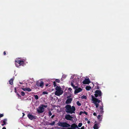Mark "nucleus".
<instances>
[{"mask_svg": "<svg viewBox=\"0 0 129 129\" xmlns=\"http://www.w3.org/2000/svg\"><path fill=\"white\" fill-rule=\"evenodd\" d=\"M66 111L68 113L72 114L74 112L75 109L74 106L72 107L70 105H67L66 106Z\"/></svg>", "mask_w": 129, "mask_h": 129, "instance_id": "1", "label": "nucleus"}, {"mask_svg": "<svg viewBox=\"0 0 129 129\" xmlns=\"http://www.w3.org/2000/svg\"><path fill=\"white\" fill-rule=\"evenodd\" d=\"M55 89L56 91L55 94L56 95L59 96L62 94L63 91L62 90L60 86H56L55 88Z\"/></svg>", "mask_w": 129, "mask_h": 129, "instance_id": "2", "label": "nucleus"}, {"mask_svg": "<svg viewBox=\"0 0 129 129\" xmlns=\"http://www.w3.org/2000/svg\"><path fill=\"white\" fill-rule=\"evenodd\" d=\"M15 64L17 67H18L20 66L23 64L24 63V61L21 60L20 58H18L16 59Z\"/></svg>", "mask_w": 129, "mask_h": 129, "instance_id": "3", "label": "nucleus"}, {"mask_svg": "<svg viewBox=\"0 0 129 129\" xmlns=\"http://www.w3.org/2000/svg\"><path fill=\"white\" fill-rule=\"evenodd\" d=\"M92 101V103H93L95 105L96 108H98L99 106L98 103L100 102V101L97 98H95L93 96H91Z\"/></svg>", "mask_w": 129, "mask_h": 129, "instance_id": "4", "label": "nucleus"}, {"mask_svg": "<svg viewBox=\"0 0 129 129\" xmlns=\"http://www.w3.org/2000/svg\"><path fill=\"white\" fill-rule=\"evenodd\" d=\"M46 107V106L43 105H41L37 109V111L39 113L43 112L44 111V107Z\"/></svg>", "mask_w": 129, "mask_h": 129, "instance_id": "5", "label": "nucleus"}, {"mask_svg": "<svg viewBox=\"0 0 129 129\" xmlns=\"http://www.w3.org/2000/svg\"><path fill=\"white\" fill-rule=\"evenodd\" d=\"M58 125L62 127H68L70 126V125L66 122H59L57 124Z\"/></svg>", "mask_w": 129, "mask_h": 129, "instance_id": "6", "label": "nucleus"}, {"mask_svg": "<svg viewBox=\"0 0 129 129\" xmlns=\"http://www.w3.org/2000/svg\"><path fill=\"white\" fill-rule=\"evenodd\" d=\"M95 93L94 95L96 97H97L98 96H100L102 95V92L100 90H96Z\"/></svg>", "mask_w": 129, "mask_h": 129, "instance_id": "7", "label": "nucleus"}, {"mask_svg": "<svg viewBox=\"0 0 129 129\" xmlns=\"http://www.w3.org/2000/svg\"><path fill=\"white\" fill-rule=\"evenodd\" d=\"M65 118L66 119L68 120H70L72 121L73 120L72 118L73 117L71 116L69 114L66 115L65 116Z\"/></svg>", "mask_w": 129, "mask_h": 129, "instance_id": "8", "label": "nucleus"}, {"mask_svg": "<svg viewBox=\"0 0 129 129\" xmlns=\"http://www.w3.org/2000/svg\"><path fill=\"white\" fill-rule=\"evenodd\" d=\"M68 99L66 102V104H69L70 103L72 100V98H71L68 97Z\"/></svg>", "mask_w": 129, "mask_h": 129, "instance_id": "9", "label": "nucleus"}, {"mask_svg": "<svg viewBox=\"0 0 129 129\" xmlns=\"http://www.w3.org/2000/svg\"><path fill=\"white\" fill-rule=\"evenodd\" d=\"M82 90V89L79 88L76 89L74 91L75 94L81 91Z\"/></svg>", "mask_w": 129, "mask_h": 129, "instance_id": "10", "label": "nucleus"}, {"mask_svg": "<svg viewBox=\"0 0 129 129\" xmlns=\"http://www.w3.org/2000/svg\"><path fill=\"white\" fill-rule=\"evenodd\" d=\"M90 82L89 80L88 79H86L83 82V84H88Z\"/></svg>", "mask_w": 129, "mask_h": 129, "instance_id": "11", "label": "nucleus"}, {"mask_svg": "<svg viewBox=\"0 0 129 129\" xmlns=\"http://www.w3.org/2000/svg\"><path fill=\"white\" fill-rule=\"evenodd\" d=\"M28 117L31 120H33L36 118L35 117L33 116L30 114H29L28 115Z\"/></svg>", "mask_w": 129, "mask_h": 129, "instance_id": "12", "label": "nucleus"}, {"mask_svg": "<svg viewBox=\"0 0 129 129\" xmlns=\"http://www.w3.org/2000/svg\"><path fill=\"white\" fill-rule=\"evenodd\" d=\"M71 126L72 128H78V126L77 125L75 124L74 123Z\"/></svg>", "mask_w": 129, "mask_h": 129, "instance_id": "13", "label": "nucleus"}, {"mask_svg": "<svg viewBox=\"0 0 129 129\" xmlns=\"http://www.w3.org/2000/svg\"><path fill=\"white\" fill-rule=\"evenodd\" d=\"M98 124H95L93 126L94 129H98L99 128Z\"/></svg>", "mask_w": 129, "mask_h": 129, "instance_id": "14", "label": "nucleus"}, {"mask_svg": "<svg viewBox=\"0 0 129 129\" xmlns=\"http://www.w3.org/2000/svg\"><path fill=\"white\" fill-rule=\"evenodd\" d=\"M7 121V119H5L3 120V124H2V126H3L5 125L6 123V122Z\"/></svg>", "mask_w": 129, "mask_h": 129, "instance_id": "15", "label": "nucleus"}, {"mask_svg": "<svg viewBox=\"0 0 129 129\" xmlns=\"http://www.w3.org/2000/svg\"><path fill=\"white\" fill-rule=\"evenodd\" d=\"M74 81H72L71 82V85L74 88H76V86H74L73 83H74Z\"/></svg>", "mask_w": 129, "mask_h": 129, "instance_id": "16", "label": "nucleus"}, {"mask_svg": "<svg viewBox=\"0 0 129 129\" xmlns=\"http://www.w3.org/2000/svg\"><path fill=\"white\" fill-rule=\"evenodd\" d=\"M91 89V87L89 86H87L86 87V89L87 90H89Z\"/></svg>", "mask_w": 129, "mask_h": 129, "instance_id": "17", "label": "nucleus"}, {"mask_svg": "<svg viewBox=\"0 0 129 129\" xmlns=\"http://www.w3.org/2000/svg\"><path fill=\"white\" fill-rule=\"evenodd\" d=\"M13 79H11V80L9 81V83L11 85H12L13 83Z\"/></svg>", "mask_w": 129, "mask_h": 129, "instance_id": "18", "label": "nucleus"}, {"mask_svg": "<svg viewBox=\"0 0 129 129\" xmlns=\"http://www.w3.org/2000/svg\"><path fill=\"white\" fill-rule=\"evenodd\" d=\"M14 89L15 91V92L16 93L17 95L18 96V98H19V97H20V96L18 92H16V88H15Z\"/></svg>", "mask_w": 129, "mask_h": 129, "instance_id": "19", "label": "nucleus"}, {"mask_svg": "<svg viewBox=\"0 0 129 129\" xmlns=\"http://www.w3.org/2000/svg\"><path fill=\"white\" fill-rule=\"evenodd\" d=\"M44 85V83L42 81H41L40 83V86L41 87H43Z\"/></svg>", "mask_w": 129, "mask_h": 129, "instance_id": "20", "label": "nucleus"}, {"mask_svg": "<svg viewBox=\"0 0 129 129\" xmlns=\"http://www.w3.org/2000/svg\"><path fill=\"white\" fill-rule=\"evenodd\" d=\"M55 123V122L54 121H53L51 123H49V124L50 125H53Z\"/></svg>", "mask_w": 129, "mask_h": 129, "instance_id": "21", "label": "nucleus"}, {"mask_svg": "<svg viewBox=\"0 0 129 129\" xmlns=\"http://www.w3.org/2000/svg\"><path fill=\"white\" fill-rule=\"evenodd\" d=\"M26 90L28 91H31V89L29 88L26 87Z\"/></svg>", "mask_w": 129, "mask_h": 129, "instance_id": "22", "label": "nucleus"}, {"mask_svg": "<svg viewBox=\"0 0 129 129\" xmlns=\"http://www.w3.org/2000/svg\"><path fill=\"white\" fill-rule=\"evenodd\" d=\"M87 97L85 95H83L81 97V98L82 99H86Z\"/></svg>", "mask_w": 129, "mask_h": 129, "instance_id": "23", "label": "nucleus"}, {"mask_svg": "<svg viewBox=\"0 0 129 129\" xmlns=\"http://www.w3.org/2000/svg\"><path fill=\"white\" fill-rule=\"evenodd\" d=\"M98 118L99 120H101L102 118H101V116L100 115H98Z\"/></svg>", "mask_w": 129, "mask_h": 129, "instance_id": "24", "label": "nucleus"}, {"mask_svg": "<svg viewBox=\"0 0 129 129\" xmlns=\"http://www.w3.org/2000/svg\"><path fill=\"white\" fill-rule=\"evenodd\" d=\"M34 96L35 99L36 100H37L38 99L39 97L37 95H34Z\"/></svg>", "mask_w": 129, "mask_h": 129, "instance_id": "25", "label": "nucleus"}, {"mask_svg": "<svg viewBox=\"0 0 129 129\" xmlns=\"http://www.w3.org/2000/svg\"><path fill=\"white\" fill-rule=\"evenodd\" d=\"M77 105L79 106H80L81 105V103L79 102V101H77Z\"/></svg>", "mask_w": 129, "mask_h": 129, "instance_id": "26", "label": "nucleus"}, {"mask_svg": "<svg viewBox=\"0 0 129 129\" xmlns=\"http://www.w3.org/2000/svg\"><path fill=\"white\" fill-rule=\"evenodd\" d=\"M82 123H79L78 125V126L80 127L82 126Z\"/></svg>", "mask_w": 129, "mask_h": 129, "instance_id": "27", "label": "nucleus"}, {"mask_svg": "<svg viewBox=\"0 0 129 129\" xmlns=\"http://www.w3.org/2000/svg\"><path fill=\"white\" fill-rule=\"evenodd\" d=\"M21 95L23 96H24L25 95L24 92L23 91H22L21 93Z\"/></svg>", "mask_w": 129, "mask_h": 129, "instance_id": "28", "label": "nucleus"}, {"mask_svg": "<svg viewBox=\"0 0 129 129\" xmlns=\"http://www.w3.org/2000/svg\"><path fill=\"white\" fill-rule=\"evenodd\" d=\"M21 89L24 91L26 90V88L22 87Z\"/></svg>", "mask_w": 129, "mask_h": 129, "instance_id": "29", "label": "nucleus"}, {"mask_svg": "<svg viewBox=\"0 0 129 129\" xmlns=\"http://www.w3.org/2000/svg\"><path fill=\"white\" fill-rule=\"evenodd\" d=\"M60 80L58 79H56V81L57 83H59L60 82Z\"/></svg>", "mask_w": 129, "mask_h": 129, "instance_id": "30", "label": "nucleus"}, {"mask_svg": "<svg viewBox=\"0 0 129 129\" xmlns=\"http://www.w3.org/2000/svg\"><path fill=\"white\" fill-rule=\"evenodd\" d=\"M43 94H47V92H45V91L43 92Z\"/></svg>", "mask_w": 129, "mask_h": 129, "instance_id": "31", "label": "nucleus"}, {"mask_svg": "<svg viewBox=\"0 0 129 129\" xmlns=\"http://www.w3.org/2000/svg\"><path fill=\"white\" fill-rule=\"evenodd\" d=\"M4 116L3 114H1L0 113V118L3 117Z\"/></svg>", "mask_w": 129, "mask_h": 129, "instance_id": "32", "label": "nucleus"}, {"mask_svg": "<svg viewBox=\"0 0 129 129\" xmlns=\"http://www.w3.org/2000/svg\"><path fill=\"white\" fill-rule=\"evenodd\" d=\"M49 116H51L52 115V113L50 111H49Z\"/></svg>", "mask_w": 129, "mask_h": 129, "instance_id": "33", "label": "nucleus"}, {"mask_svg": "<svg viewBox=\"0 0 129 129\" xmlns=\"http://www.w3.org/2000/svg\"><path fill=\"white\" fill-rule=\"evenodd\" d=\"M68 90L70 91H71L72 90V89L70 88H68Z\"/></svg>", "mask_w": 129, "mask_h": 129, "instance_id": "34", "label": "nucleus"}, {"mask_svg": "<svg viewBox=\"0 0 129 129\" xmlns=\"http://www.w3.org/2000/svg\"><path fill=\"white\" fill-rule=\"evenodd\" d=\"M53 85H54V86H56V83L54 81L53 82Z\"/></svg>", "mask_w": 129, "mask_h": 129, "instance_id": "35", "label": "nucleus"}, {"mask_svg": "<svg viewBox=\"0 0 129 129\" xmlns=\"http://www.w3.org/2000/svg\"><path fill=\"white\" fill-rule=\"evenodd\" d=\"M81 129H84V126H82L81 128Z\"/></svg>", "mask_w": 129, "mask_h": 129, "instance_id": "36", "label": "nucleus"}, {"mask_svg": "<svg viewBox=\"0 0 129 129\" xmlns=\"http://www.w3.org/2000/svg\"><path fill=\"white\" fill-rule=\"evenodd\" d=\"M93 115L94 116H96V113H93Z\"/></svg>", "mask_w": 129, "mask_h": 129, "instance_id": "37", "label": "nucleus"}, {"mask_svg": "<svg viewBox=\"0 0 129 129\" xmlns=\"http://www.w3.org/2000/svg\"><path fill=\"white\" fill-rule=\"evenodd\" d=\"M84 113L86 115H87V112H84Z\"/></svg>", "mask_w": 129, "mask_h": 129, "instance_id": "38", "label": "nucleus"}, {"mask_svg": "<svg viewBox=\"0 0 129 129\" xmlns=\"http://www.w3.org/2000/svg\"><path fill=\"white\" fill-rule=\"evenodd\" d=\"M2 129H6V128L5 127H4L2 128Z\"/></svg>", "mask_w": 129, "mask_h": 129, "instance_id": "39", "label": "nucleus"}, {"mask_svg": "<svg viewBox=\"0 0 129 129\" xmlns=\"http://www.w3.org/2000/svg\"><path fill=\"white\" fill-rule=\"evenodd\" d=\"M90 123V121H88V122H87V123H88V124H89V123Z\"/></svg>", "mask_w": 129, "mask_h": 129, "instance_id": "40", "label": "nucleus"}, {"mask_svg": "<svg viewBox=\"0 0 129 129\" xmlns=\"http://www.w3.org/2000/svg\"><path fill=\"white\" fill-rule=\"evenodd\" d=\"M4 55H5L6 54V53H5V52H4Z\"/></svg>", "mask_w": 129, "mask_h": 129, "instance_id": "41", "label": "nucleus"}, {"mask_svg": "<svg viewBox=\"0 0 129 129\" xmlns=\"http://www.w3.org/2000/svg\"><path fill=\"white\" fill-rule=\"evenodd\" d=\"M68 129H72L73 128H72V127H71V128H68Z\"/></svg>", "mask_w": 129, "mask_h": 129, "instance_id": "42", "label": "nucleus"}, {"mask_svg": "<svg viewBox=\"0 0 129 129\" xmlns=\"http://www.w3.org/2000/svg\"><path fill=\"white\" fill-rule=\"evenodd\" d=\"M85 120H88V119L87 118H86L85 119Z\"/></svg>", "mask_w": 129, "mask_h": 129, "instance_id": "43", "label": "nucleus"}, {"mask_svg": "<svg viewBox=\"0 0 129 129\" xmlns=\"http://www.w3.org/2000/svg\"><path fill=\"white\" fill-rule=\"evenodd\" d=\"M54 117V115H53L52 116V118H53Z\"/></svg>", "mask_w": 129, "mask_h": 129, "instance_id": "44", "label": "nucleus"}, {"mask_svg": "<svg viewBox=\"0 0 129 129\" xmlns=\"http://www.w3.org/2000/svg\"><path fill=\"white\" fill-rule=\"evenodd\" d=\"M23 116L24 115V113H23Z\"/></svg>", "mask_w": 129, "mask_h": 129, "instance_id": "45", "label": "nucleus"}, {"mask_svg": "<svg viewBox=\"0 0 129 129\" xmlns=\"http://www.w3.org/2000/svg\"><path fill=\"white\" fill-rule=\"evenodd\" d=\"M48 84H46V86H48Z\"/></svg>", "mask_w": 129, "mask_h": 129, "instance_id": "46", "label": "nucleus"}, {"mask_svg": "<svg viewBox=\"0 0 129 129\" xmlns=\"http://www.w3.org/2000/svg\"><path fill=\"white\" fill-rule=\"evenodd\" d=\"M24 85H23L22 86V87H24Z\"/></svg>", "mask_w": 129, "mask_h": 129, "instance_id": "47", "label": "nucleus"}, {"mask_svg": "<svg viewBox=\"0 0 129 129\" xmlns=\"http://www.w3.org/2000/svg\"><path fill=\"white\" fill-rule=\"evenodd\" d=\"M20 84H21V82L20 83Z\"/></svg>", "mask_w": 129, "mask_h": 129, "instance_id": "48", "label": "nucleus"}, {"mask_svg": "<svg viewBox=\"0 0 129 129\" xmlns=\"http://www.w3.org/2000/svg\"><path fill=\"white\" fill-rule=\"evenodd\" d=\"M72 129H75V128H73Z\"/></svg>", "mask_w": 129, "mask_h": 129, "instance_id": "49", "label": "nucleus"}, {"mask_svg": "<svg viewBox=\"0 0 129 129\" xmlns=\"http://www.w3.org/2000/svg\"><path fill=\"white\" fill-rule=\"evenodd\" d=\"M81 112H80V113H81Z\"/></svg>", "mask_w": 129, "mask_h": 129, "instance_id": "50", "label": "nucleus"}]
</instances>
